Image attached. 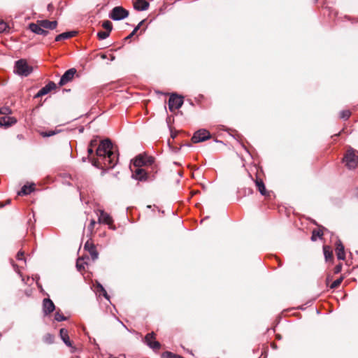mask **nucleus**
I'll use <instances>...</instances> for the list:
<instances>
[{
  "label": "nucleus",
  "mask_w": 358,
  "mask_h": 358,
  "mask_svg": "<svg viewBox=\"0 0 358 358\" xmlns=\"http://www.w3.org/2000/svg\"><path fill=\"white\" fill-rule=\"evenodd\" d=\"M55 309V306L52 301L48 298L44 299L43 301V310L44 315H47L52 313Z\"/></svg>",
  "instance_id": "obj_9"
},
{
  "label": "nucleus",
  "mask_w": 358,
  "mask_h": 358,
  "mask_svg": "<svg viewBox=\"0 0 358 358\" xmlns=\"http://www.w3.org/2000/svg\"><path fill=\"white\" fill-rule=\"evenodd\" d=\"M46 86L49 89L50 92L56 88V84L53 81H50Z\"/></svg>",
  "instance_id": "obj_37"
},
{
  "label": "nucleus",
  "mask_w": 358,
  "mask_h": 358,
  "mask_svg": "<svg viewBox=\"0 0 358 358\" xmlns=\"http://www.w3.org/2000/svg\"><path fill=\"white\" fill-rule=\"evenodd\" d=\"M93 148L89 147L87 149V152L89 155H92L93 153Z\"/></svg>",
  "instance_id": "obj_48"
},
{
  "label": "nucleus",
  "mask_w": 358,
  "mask_h": 358,
  "mask_svg": "<svg viewBox=\"0 0 358 358\" xmlns=\"http://www.w3.org/2000/svg\"><path fill=\"white\" fill-rule=\"evenodd\" d=\"M256 185L258 188L259 192L261 193L262 195H266V190L265 185L262 180H257L255 181Z\"/></svg>",
  "instance_id": "obj_23"
},
{
  "label": "nucleus",
  "mask_w": 358,
  "mask_h": 358,
  "mask_svg": "<svg viewBox=\"0 0 358 358\" xmlns=\"http://www.w3.org/2000/svg\"><path fill=\"white\" fill-rule=\"evenodd\" d=\"M129 15V11L122 6H116L112 9L109 17L115 21H119L126 18Z\"/></svg>",
  "instance_id": "obj_4"
},
{
  "label": "nucleus",
  "mask_w": 358,
  "mask_h": 358,
  "mask_svg": "<svg viewBox=\"0 0 358 358\" xmlns=\"http://www.w3.org/2000/svg\"><path fill=\"white\" fill-rule=\"evenodd\" d=\"M155 340V334L153 332L148 334L145 337V343L152 350H159L160 343Z\"/></svg>",
  "instance_id": "obj_8"
},
{
  "label": "nucleus",
  "mask_w": 358,
  "mask_h": 358,
  "mask_svg": "<svg viewBox=\"0 0 358 358\" xmlns=\"http://www.w3.org/2000/svg\"><path fill=\"white\" fill-rule=\"evenodd\" d=\"M342 270V264H338L334 268V273H339Z\"/></svg>",
  "instance_id": "obj_41"
},
{
  "label": "nucleus",
  "mask_w": 358,
  "mask_h": 358,
  "mask_svg": "<svg viewBox=\"0 0 358 358\" xmlns=\"http://www.w3.org/2000/svg\"><path fill=\"white\" fill-rule=\"evenodd\" d=\"M98 143V140L96 138L92 139L90 142L89 147L94 148Z\"/></svg>",
  "instance_id": "obj_42"
},
{
  "label": "nucleus",
  "mask_w": 358,
  "mask_h": 358,
  "mask_svg": "<svg viewBox=\"0 0 358 358\" xmlns=\"http://www.w3.org/2000/svg\"><path fill=\"white\" fill-rule=\"evenodd\" d=\"M183 103V97L176 94H172L169 99V108L171 111L179 109Z\"/></svg>",
  "instance_id": "obj_5"
},
{
  "label": "nucleus",
  "mask_w": 358,
  "mask_h": 358,
  "mask_svg": "<svg viewBox=\"0 0 358 358\" xmlns=\"http://www.w3.org/2000/svg\"><path fill=\"white\" fill-rule=\"evenodd\" d=\"M131 177L138 181H145L148 179V173L143 169L137 168L133 172Z\"/></svg>",
  "instance_id": "obj_10"
},
{
  "label": "nucleus",
  "mask_w": 358,
  "mask_h": 358,
  "mask_svg": "<svg viewBox=\"0 0 358 358\" xmlns=\"http://www.w3.org/2000/svg\"><path fill=\"white\" fill-rule=\"evenodd\" d=\"M135 34H136V32L133 30L131 31V33L125 38V40H129V39L131 38L135 35Z\"/></svg>",
  "instance_id": "obj_45"
},
{
  "label": "nucleus",
  "mask_w": 358,
  "mask_h": 358,
  "mask_svg": "<svg viewBox=\"0 0 358 358\" xmlns=\"http://www.w3.org/2000/svg\"><path fill=\"white\" fill-rule=\"evenodd\" d=\"M58 132H59V131L51 130V131H43V132H41V135L43 137H50V136H52L57 134Z\"/></svg>",
  "instance_id": "obj_30"
},
{
  "label": "nucleus",
  "mask_w": 358,
  "mask_h": 358,
  "mask_svg": "<svg viewBox=\"0 0 358 358\" xmlns=\"http://www.w3.org/2000/svg\"><path fill=\"white\" fill-rule=\"evenodd\" d=\"M343 162L348 169H355L358 165V151L350 148L346 151Z\"/></svg>",
  "instance_id": "obj_2"
},
{
  "label": "nucleus",
  "mask_w": 358,
  "mask_h": 358,
  "mask_svg": "<svg viewBox=\"0 0 358 358\" xmlns=\"http://www.w3.org/2000/svg\"><path fill=\"white\" fill-rule=\"evenodd\" d=\"M323 252L326 261H329L333 259V253L329 246L324 245L323 247Z\"/></svg>",
  "instance_id": "obj_22"
},
{
  "label": "nucleus",
  "mask_w": 358,
  "mask_h": 358,
  "mask_svg": "<svg viewBox=\"0 0 358 358\" xmlns=\"http://www.w3.org/2000/svg\"><path fill=\"white\" fill-rule=\"evenodd\" d=\"M145 20L141 21L138 24L134 29V31L136 33L137 31L141 28Z\"/></svg>",
  "instance_id": "obj_43"
},
{
  "label": "nucleus",
  "mask_w": 358,
  "mask_h": 358,
  "mask_svg": "<svg viewBox=\"0 0 358 358\" xmlns=\"http://www.w3.org/2000/svg\"><path fill=\"white\" fill-rule=\"evenodd\" d=\"M102 27L106 29V31L110 33L112 29H113V24L110 21L106 20L103 22Z\"/></svg>",
  "instance_id": "obj_27"
},
{
  "label": "nucleus",
  "mask_w": 358,
  "mask_h": 358,
  "mask_svg": "<svg viewBox=\"0 0 358 358\" xmlns=\"http://www.w3.org/2000/svg\"><path fill=\"white\" fill-rule=\"evenodd\" d=\"M80 261L81 260L80 259H78L76 262V267L78 271H81L82 269L85 268L83 263H80Z\"/></svg>",
  "instance_id": "obj_38"
},
{
  "label": "nucleus",
  "mask_w": 358,
  "mask_h": 358,
  "mask_svg": "<svg viewBox=\"0 0 358 358\" xmlns=\"http://www.w3.org/2000/svg\"><path fill=\"white\" fill-rule=\"evenodd\" d=\"M11 113H12V110L9 107L0 108V114L5 115H9Z\"/></svg>",
  "instance_id": "obj_34"
},
{
  "label": "nucleus",
  "mask_w": 358,
  "mask_h": 358,
  "mask_svg": "<svg viewBox=\"0 0 358 358\" xmlns=\"http://www.w3.org/2000/svg\"><path fill=\"white\" fill-rule=\"evenodd\" d=\"M96 154L107 169L114 168L117 162V154L115 153L113 144L109 138H106L100 142Z\"/></svg>",
  "instance_id": "obj_1"
},
{
  "label": "nucleus",
  "mask_w": 358,
  "mask_h": 358,
  "mask_svg": "<svg viewBox=\"0 0 358 358\" xmlns=\"http://www.w3.org/2000/svg\"><path fill=\"white\" fill-rule=\"evenodd\" d=\"M59 336L63 342L69 347L72 346V343L70 341L67 329L62 328L59 331Z\"/></svg>",
  "instance_id": "obj_18"
},
{
  "label": "nucleus",
  "mask_w": 358,
  "mask_h": 358,
  "mask_svg": "<svg viewBox=\"0 0 358 358\" xmlns=\"http://www.w3.org/2000/svg\"><path fill=\"white\" fill-rule=\"evenodd\" d=\"M50 92V90L48 88V87L46 86V85L43 87L38 92L37 94L34 96V98H39V97H41L47 94H48Z\"/></svg>",
  "instance_id": "obj_24"
},
{
  "label": "nucleus",
  "mask_w": 358,
  "mask_h": 358,
  "mask_svg": "<svg viewBox=\"0 0 358 358\" xmlns=\"http://www.w3.org/2000/svg\"><path fill=\"white\" fill-rule=\"evenodd\" d=\"M76 34V31H66V32H64L62 34H60L57 35L55 37V41H63V40H66V39L70 38L74 36Z\"/></svg>",
  "instance_id": "obj_19"
},
{
  "label": "nucleus",
  "mask_w": 358,
  "mask_h": 358,
  "mask_svg": "<svg viewBox=\"0 0 358 358\" xmlns=\"http://www.w3.org/2000/svg\"><path fill=\"white\" fill-rule=\"evenodd\" d=\"M44 341L46 343H48V344H51L54 342V339H55V337L54 336H52V334H47L45 336H44Z\"/></svg>",
  "instance_id": "obj_32"
},
{
  "label": "nucleus",
  "mask_w": 358,
  "mask_h": 358,
  "mask_svg": "<svg viewBox=\"0 0 358 358\" xmlns=\"http://www.w3.org/2000/svg\"><path fill=\"white\" fill-rule=\"evenodd\" d=\"M17 122V119L14 117L8 116L5 115L4 116L0 117V127H4L8 128Z\"/></svg>",
  "instance_id": "obj_12"
},
{
  "label": "nucleus",
  "mask_w": 358,
  "mask_h": 358,
  "mask_svg": "<svg viewBox=\"0 0 358 358\" xmlns=\"http://www.w3.org/2000/svg\"><path fill=\"white\" fill-rule=\"evenodd\" d=\"M34 188L32 185H24L21 190L18 192L19 195H28L34 191Z\"/></svg>",
  "instance_id": "obj_21"
},
{
  "label": "nucleus",
  "mask_w": 358,
  "mask_h": 358,
  "mask_svg": "<svg viewBox=\"0 0 358 358\" xmlns=\"http://www.w3.org/2000/svg\"><path fill=\"white\" fill-rule=\"evenodd\" d=\"M8 28L6 22L3 20H0V33L4 31Z\"/></svg>",
  "instance_id": "obj_36"
},
{
  "label": "nucleus",
  "mask_w": 358,
  "mask_h": 358,
  "mask_svg": "<svg viewBox=\"0 0 358 358\" xmlns=\"http://www.w3.org/2000/svg\"><path fill=\"white\" fill-rule=\"evenodd\" d=\"M96 287L98 289L97 291L101 292L106 299L109 300V295L108 294L107 292L106 291L103 285L99 282H96Z\"/></svg>",
  "instance_id": "obj_26"
},
{
  "label": "nucleus",
  "mask_w": 358,
  "mask_h": 358,
  "mask_svg": "<svg viewBox=\"0 0 358 358\" xmlns=\"http://www.w3.org/2000/svg\"><path fill=\"white\" fill-rule=\"evenodd\" d=\"M323 232L321 229H314L312 232L311 240L315 241L317 238H322Z\"/></svg>",
  "instance_id": "obj_25"
},
{
  "label": "nucleus",
  "mask_w": 358,
  "mask_h": 358,
  "mask_svg": "<svg viewBox=\"0 0 358 358\" xmlns=\"http://www.w3.org/2000/svg\"><path fill=\"white\" fill-rule=\"evenodd\" d=\"M40 25L45 29L54 30L57 26L56 20L49 21L48 20H38Z\"/></svg>",
  "instance_id": "obj_16"
},
{
  "label": "nucleus",
  "mask_w": 358,
  "mask_h": 358,
  "mask_svg": "<svg viewBox=\"0 0 358 358\" xmlns=\"http://www.w3.org/2000/svg\"><path fill=\"white\" fill-rule=\"evenodd\" d=\"M84 249L88 251L93 261H95L98 259L99 253L96 249L95 245L92 243L87 241L84 245Z\"/></svg>",
  "instance_id": "obj_11"
},
{
  "label": "nucleus",
  "mask_w": 358,
  "mask_h": 358,
  "mask_svg": "<svg viewBox=\"0 0 358 358\" xmlns=\"http://www.w3.org/2000/svg\"><path fill=\"white\" fill-rule=\"evenodd\" d=\"M95 224H96V222H95L94 220H92L90 221V224H89L88 227H87V229H88L90 232H92V231H93Z\"/></svg>",
  "instance_id": "obj_40"
},
{
  "label": "nucleus",
  "mask_w": 358,
  "mask_h": 358,
  "mask_svg": "<svg viewBox=\"0 0 358 358\" xmlns=\"http://www.w3.org/2000/svg\"><path fill=\"white\" fill-rule=\"evenodd\" d=\"M53 8H54V7H53V6H52V3H49V4L48 5V11H52V9H53Z\"/></svg>",
  "instance_id": "obj_46"
},
{
  "label": "nucleus",
  "mask_w": 358,
  "mask_h": 358,
  "mask_svg": "<svg viewBox=\"0 0 358 358\" xmlns=\"http://www.w3.org/2000/svg\"><path fill=\"white\" fill-rule=\"evenodd\" d=\"M134 8L139 11L146 10L149 8V3L146 0H135Z\"/></svg>",
  "instance_id": "obj_15"
},
{
  "label": "nucleus",
  "mask_w": 358,
  "mask_h": 358,
  "mask_svg": "<svg viewBox=\"0 0 358 358\" xmlns=\"http://www.w3.org/2000/svg\"><path fill=\"white\" fill-rule=\"evenodd\" d=\"M99 222L100 223H104V224L110 225L113 223V219L110 216V215H108L103 210H100L99 216Z\"/></svg>",
  "instance_id": "obj_17"
},
{
  "label": "nucleus",
  "mask_w": 358,
  "mask_h": 358,
  "mask_svg": "<svg viewBox=\"0 0 358 358\" xmlns=\"http://www.w3.org/2000/svg\"><path fill=\"white\" fill-rule=\"evenodd\" d=\"M30 66L25 59H21L15 62L14 72L21 76L27 77L32 72Z\"/></svg>",
  "instance_id": "obj_3"
},
{
  "label": "nucleus",
  "mask_w": 358,
  "mask_h": 358,
  "mask_svg": "<svg viewBox=\"0 0 358 358\" xmlns=\"http://www.w3.org/2000/svg\"><path fill=\"white\" fill-rule=\"evenodd\" d=\"M350 115L351 113L350 110H344L340 113V117L343 120H348L350 117Z\"/></svg>",
  "instance_id": "obj_31"
},
{
  "label": "nucleus",
  "mask_w": 358,
  "mask_h": 358,
  "mask_svg": "<svg viewBox=\"0 0 358 358\" xmlns=\"http://www.w3.org/2000/svg\"><path fill=\"white\" fill-rule=\"evenodd\" d=\"M210 138V132L206 129H199L196 131L192 138V141L194 143H198L200 142L205 141Z\"/></svg>",
  "instance_id": "obj_6"
},
{
  "label": "nucleus",
  "mask_w": 358,
  "mask_h": 358,
  "mask_svg": "<svg viewBox=\"0 0 358 358\" xmlns=\"http://www.w3.org/2000/svg\"><path fill=\"white\" fill-rule=\"evenodd\" d=\"M55 320L57 322H62L66 320V317L57 311L55 315Z\"/></svg>",
  "instance_id": "obj_33"
},
{
  "label": "nucleus",
  "mask_w": 358,
  "mask_h": 358,
  "mask_svg": "<svg viewBox=\"0 0 358 358\" xmlns=\"http://www.w3.org/2000/svg\"><path fill=\"white\" fill-rule=\"evenodd\" d=\"M343 280V276H341L339 278L336 279V280H334L331 284L330 288L331 289H336V288H337L341 285V283L342 282Z\"/></svg>",
  "instance_id": "obj_28"
},
{
  "label": "nucleus",
  "mask_w": 358,
  "mask_h": 358,
  "mask_svg": "<svg viewBox=\"0 0 358 358\" xmlns=\"http://www.w3.org/2000/svg\"><path fill=\"white\" fill-rule=\"evenodd\" d=\"M110 35V32L107 31H101L97 33V36L100 40H104L107 38Z\"/></svg>",
  "instance_id": "obj_29"
},
{
  "label": "nucleus",
  "mask_w": 358,
  "mask_h": 358,
  "mask_svg": "<svg viewBox=\"0 0 358 358\" xmlns=\"http://www.w3.org/2000/svg\"><path fill=\"white\" fill-rule=\"evenodd\" d=\"M30 30L38 35L47 36L48 34V31L45 30L43 27L40 25V22L38 21L37 23H31L29 24Z\"/></svg>",
  "instance_id": "obj_13"
},
{
  "label": "nucleus",
  "mask_w": 358,
  "mask_h": 358,
  "mask_svg": "<svg viewBox=\"0 0 358 358\" xmlns=\"http://www.w3.org/2000/svg\"><path fill=\"white\" fill-rule=\"evenodd\" d=\"M77 71L75 68L69 69L66 71L65 73L62 76L59 82V86H63L71 81L76 73Z\"/></svg>",
  "instance_id": "obj_7"
},
{
  "label": "nucleus",
  "mask_w": 358,
  "mask_h": 358,
  "mask_svg": "<svg viewBox=\"0 0 358 358\" xmlns=\"http://www.w3.org/2000/svg\"><path fill=\"white\" fill-rule=\"evenodd\" d=\"M92 165L94 166L95 167L99 168L101 163L99 162V160L94 159L92 161Z\"/></svg>",
  "instance_id": "obj_44"
},
{
  "label": "nucleus",
  "mask_w": 358,
  "mask_h": 358,
  "mask_svg": "<svg viewBox=\"0 0 358 358\" xmlns=\"http://www.w3.org/2000/svg\"><path fill=\"white\" fill-rule=\"evenodd\" d=\"M145 157V166L152 165L154 163V158L150 156H144Z\"/></svg>",
  "instance_id": "obj_35"
},
{
  "label": "nucleus",
  "mask_w": 358,
  "mask_h": 358,
  "mask_svg": "<svg viewBox=\"0 0 358 358\" xmlns=\"http://www.w3.org/2000/svg\"><path fill=\"white\" fill-rule=\"evenodd\" d=\"M24 256V252L19 251L16 255V258L17 260H24V262H26L25 259L23 258Z\"/></svg>",
  "instance_id": "obj_39"
},
{
  "label": "nucleus",
  "mask_w": 358,
  "mask_h": 358,
  "mask_svg": "<svg viewBox=\"0 0 358 358\" xmlns=\"http://www.w3.org/2000/svg\"><path fill=\"white\" fill-rule=\"evenodd\" d=\"M354 196L358 198V187L354 190Z\"/></svg>",
  "instance_id": "obj_47"
},
{
  "label": "nucleus",
  "mask_w": 358,
  "mask_h": 358,
  "mask_svg": "<svg viewBox=\"0 0 358 358\" xmlns=\"http://www.w3.org/2000/svg\"><path fill=\"white\" fill-rule=\"evenodd\" d=\"M336 253L339 260H344L345 258V248L341 240L336 242Z\"/></svg>",
  "instance_id": "obj_14"
},
{
  "label": "nucleus",
  "mask_w": 358,
  "mask_h": 358,
  "mask_svg": "<svg viewBox=\"0 0 358 358\" xmlns=\"http://www.w3.org/2000/svg\"><path fill=\"white\" fill-rule=\"evenodd\" d=\"M145 157L143 155L137 156L134 160V166L136 168H141L145 166Z\"/></svg>",
  "instance_id": "obj_20"
}]
</instances>
